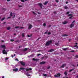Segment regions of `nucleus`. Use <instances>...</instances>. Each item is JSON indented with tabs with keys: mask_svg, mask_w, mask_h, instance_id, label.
I'll return each mask as SVG.
<instances>
[{
	"mask_svg": "<svg viewBox=\"0 0 78 78\" xmlns=\"http://www.w3.org/2000/svg\"><path fill=\"white\" fill-rule=\"evenodd\" d=\"M2 48H4L3 50L2 51V52L3 53V54H4L5 55H7V52L5 51V48H6V47L5 45H1V46Z\"/></svg>",
	"mask_w": 78,
	"mask_h": 78,
	"instance_id": "f257e3e1",
	"label": "nucleus"
},
{
	"mask_svg": "<svg viewBox=\"0 0 78 78\" xmlns=\"http://www.w3.org/2000/svg\"><path fill=\"white\" fill-rule=\"evenodd\" d=\"M26 70V71H29V70H32V69H31V68H29V69H26L23 67H21L20 68L19 70Z\"/></svg>",
	"mask_w": 78,
	"mask_h": 78,
	"instance_id": "f03ea898",
	"label": "nucleus"
},
{
	"mask_svg": "<svg viewBox=\"0 0 78 78\" xmlns=\"http://www.w3.org/2000/svg\"><path fill=\"white\" fill-rule=\"evenodd\" d=\"M52 43V41H51L47 42L46 43V46H48V45H50V44H51Z\"/></svg>",
	"mask_w": 78,
	"mask_h": 78,
	"instance_id": "7ed1b4c3",
	"label": "nucleus"
},
{
	"mask_svg": "<svg viewBox=\"0 0 78 78\" xmlns=\"http://www.w3.org/2000/svg\"><path fill=\"white\" fill-rule=\"evenodd\" d=\"M10 16L11 17L12 16V18L14 19V17H15V16H16V15L15 13H12V12H11L10 14Z\"/></svg>",
	"mask_w": 78,
	"mask_h": 78,
	"instance_id": "20e7f679",
	"label": "nucleus"
},
{
	"mask_svg": "<svg viewBox=\"0 0 78 78\" xmlns=\"http://www.w3.org/2000/svg\"><path fill=\"white\" fill-rule=\"evenodd\" d=\"M75 22V20H74L73 22H72V23L70 25V27L71 28H73V27H74V24L73 23Z\"/></svg>",
	"mask_w": 78,
	"mask_h": 78,
	"instance_id": "39448f33",
	"label": "nucleus"
},
{
	"mask_svg": "<svg viewBox=\"0 0 78 78\" xmlns=\"http://www.w3.org/2000/svg\"><path fill=\"white\" fill-rule=\"evenodd\" d=\"M38 5L40 6V8H41V9H42V6H43V5H42V4L41 3H39L38 4Z\"/></svg>",
	"mask_w": 78,
	"mask_h": 78,
	"instance_id": "423d86ee",
	"label": "nucleus"
},
{
	"mask_svg": "<svg viewBox=\"0 0 78 78\" xmlns=\"http://www.w3.org/2000/svg\"><path fill=\"white\" fill-rule=\"evenodd\" d=\"M24 73L25 74V75H27V76H30V74H28L29 73L27 72H24Z\"/></svg>",
	"mask_w": 78,
	"mask_h": 78,
	"instance_id": "0eeeda50",
	"label": "nucleus"
},
{
	"mask_svg": "<svg viewBox=\"0 0 78 78\" xmlns=\"http://www.w3.org/2000/svg\"><path fill=\"white\" fill-rule=\"evenodd\" d=\"M61 75V74L60 73H58L57 75H55V77H59Z\"/></svg>",
	"mask_w": 78,
	"mask_h": 78,
	"instance_id": "6e6552de",
	"label": "nucleus"
},
{
	"mask_svg": "<svg viewBox=\"0 0 78 78\" xmlns=\"http://www.w3.org/2000/svg\"><path fill=\"white\" fill-rule=\"evenodd\" d=\"M68 16H71L70 17H69V19H72V18H73V16H72V14H70L68 15Z\"/></svg>",
	"mask_w": 78,
	"mask_h": 78,
	"instance_id": "1a4fd4ad",
	"label": "nucleus"
},
{
	"mask_svg": "<svg viewBox=\"0 0 78 78\" xmlns=\"http://www.w3.org/2000/svg\"><path fill=\"white\" fill-rule=\"evenodd\" d=\"M28 25H29L28 29H29V30H30V29H31V28H32V25H31L30 24H28Z\"/></svg>",
	"mask_w": 78,
	"mask_h": 78,
	"instance_id": "9d476101",
	"label": "nucleus"
},
{
	"mask_svg": "<svg viewBox=\"0 0 78 78\" xmlns=\"http://www.w3.org/2000/svg\"><path fill=\"white\" fill-rule=\"evenodd\" d=\"M13 71H14L15 72H17L19 70V69L17 68L14 69H13Z\"/></svg>",
	"mask_w": 78,
	"mask_h": 78,
	"instance_id": "9b49d317",
	"label": "nucleus"
},
{
	"mask_svg": "<svg viewBox=\"0 0 78 78\" xmlns=\"http://www.w3.org/2000/svg\"><path fill=\"white\" fill-rule=\"evenodd\" d=\"M20 63H21V64L22 65V66H25V63L23 62H20Z\"/></svg>",
	"mask_w": 78,
	"mask_h": 78,
	"instance_id": "f8f14e48",
	"label": "nucleus"
},
{
	"mask_svg": "<svg viewBox=\"0 0 78 78\" xmlns=\"http://www.w3.org/2000/svg\"><path fill=\"white\" fill-rule=\"evenodd\" d=\"M33 60V61H38L39 59L37 58L35 59V58H34Z\"/></svg>",
	"mask_w": 78,
	"mask_h": 78,
	"instance_id": "ddd939ff",
	"label": "nucleus"
},
{
	"mask_svg": "<svg viewBox=\"0 0 78 78\" xmlns=\"http://www.w3.org/2000/svg\"><path fill=\"white\" fill-rule=\"evenodd\" d=\"M66 66V64H63V65L61 66V68H63V67H64Z\"/></svg>",
	"mask_w": 78,
	"mask_h": 78,
	"instance_id": "4468645a",
	"label": "nucleus"
},
{
	"mask_svg": "<svg viewBox=\"0 0 78 78\" xmlns=\"http://www.w3.org/2000/svg\"><path fill=\"white\" fill-rule=\"evenodd\" d=\"M8 59H9V57H6V58H5V61H8Z\"/></svg>",
	"mask_w": 78,
	"mask_h": 78,
	"instance_id": "2eb2a0df",
	"label": "nucleus"
},
{
	"mask_svg": "<svg viewBox=\"0 0 78 78\" xmlns=\"http://www.w3.org/2000/svg\"><path fill=\"white\" fill-rule=\"evenodd\" d=\"M48 3V2L45 1V2L44 3H43V4L44 5H47V3Z\"/></svg>",
	"mask_w": 78,
	"mask_h": 78,
	"instance_id": "dca6fc26",
	"label": "nucleus"
},
{
	"mask_svg": "<svg viewBox=\"0 0 78 78\" xmlns=\"http://www.w3.org/2000/svg\"><path fill=\"white\" fill-rule=\"evenodd\" d=\"M15 28H20V29H22V28H23V27H21L19 28V27H15Z\"/></svg>",
	"mask_w": 78,
	"mask_h": 78,
	"instance_id": "f3484780",
	"label": "nucleus"
},
{
	"mask_svg": "<svg viewBox=\"0 0 78 78\" xmlns=\"http://www.w3.org/2000/svg\"><path fill=\"white\" fill-rule=\"evenodd\" d=\"M67 23V21H64L62 23L63 24V25H65V24H66Z\"/></svg>",
	"mask_w": 78,
	"mask_h": 78,
	"instance_id": "a211bd4d",
	"label": "nucleus"
},
{
	"mask_svg": "<svg viewBox=\"0 0 78 78\" xmlns=\"http://www.w3.org/2000/svg\"><path fill=\"white\" fill-rule=\"evenodd\" d=\"M45 62H41L40 63V64H45Z\"/></svg>",
	"mask_w": 78,
	"mask_h": 78,
	"instance_id": "6ab92c4d",
	"label": "nucleus"
},
{
	"mask_svg": "<svg viewBox=\"0 0 78 78\" xmlns=\"http://www.w3.org/2000/svg\"><path fill=\"white\" fill-rule=\"evenodd\" d=\"M33 56H34V54H32L31 55H30V56H28V57L30 58V57H33Z\"/></svg>",
	"mask_w": 78,
	"mask_h": 78,
	"instance_id": "aec40b11",
	"label": "nucleus"
},
{
	"mask_svg": "<svg viewBox=\"0 0 78 78\" xmlns=\"http://www.w3.org/2000/svg\"><path fill=\"white\" fill-rule=\"evenodd\" d=\"M43 76H47V74H43Z\"/></svg>",
	"mask_w": 78,
	"mask_h": 78,
	"instance_id": "412c9836",
	"label": "nucleus"
},
{
	"mask_svg": "<svg viewBox=\"0 0 78 78\" xmlns=\"http://www.w3.org/2000/svg\"><path fill=\"white\" fill-rule=\"evenodd\" d=\"M53 51H54V50L53 49H51L49 51V52H52Z\"/></svg>",
	"mask_w": 78,
	"mask_h": 78,
	"instance_id": "4be33fe9",
	"label": "nucleus"
},
{
	"mask_svg": "<svg viewBox=\"0 0 78 78\" xmlns=\"http://www.w3.org/2000/svg\"><path fill=\"white\" fill-rule=\"evenodd\" d=\"M75 47H76V48H78V46H77V45H75L74 46V48H75Z\"/></svg>",
	"mask_w": 78,
	"mask_h": 78,
	"instance_id": "5701e85b",
	"label": "nucleus"
},
{
	"mask_svg": "<svg viewBox=\"0 0 78 78\" xmlns=\"http://www.w3.org/2000/svg\"><path fill=\"white\" fill-rule=\"evenodd\" d=\"M68 36V35L67 34H64V35H62V36L63 37H65L66 36Z\"/></svg>",
	"mask_w": 78,
	"mask_h": 78,
	"instance_id": "b1692460",
	"label": "nucleus"
},
{
	"mask_svg": "<svg viewBox=\"0 0 78 78\" xmlns=\"http://www.w3.org/2000/svg\"><path fill=\"white\" fill-rule=\"evenodd\" d=\"M64 8H65V9H68V7H67V6H65L64 7Z\"/></svg>",
	"mask_w": 78,
	"mask_h": 78,
	"instance_id": "393cba45",
	"label": "nucleus"
},
{
	"mask_svg": "<svg viewBox=\"0 0 78 78\" xmlns=\"http://www.w3.org/2000/svg\"><path fill=\"white\" fill-rule=\"evenodd\" d=\"M25 34L24 33H23L22 34V36L23 37H25V35H24Z\"/></svg>",
	"mask_w": 78,
	"mask_h": 78,
	"instance_id": "a878e982",
	"label": "nucleus"
},
{
	"mask_svg": "<svg viewBox=\"0 0 78 78\" xmlns=\"http://www.w3.org/2000/svg\"><path fill=\"white\" fill-rule=\"evenodd\" d=\"M10 28H11L10 27H7V29L8 30H10Z\"/></svg>",
	"mask_w": 78,
	"mask_h": 78,
	"instance_id": "bb28decb",
	"label": "nucleus"
},
{
	"mask_svg": "<svg viewBox=\"0 0 78 78\" xmlns=\"http://www.w3.org/2000/svg\"><path fill=\"white\" fill-rule=\"evenodd\" d=\"M23 51H27V48H26L23 50Z\"/></svg>",
	"mask_w": 78,
	"mask_h": 78,
	"instance_id": "cd10ccee",
	"label": "nucleus"
},
{
	"mask_svg": "<svg viewBox=\"0 0 78 78\" xmlns=\"http://www.w3.org/2000/svg\"><path fill=\"white\" fill-rule=\"evenodd\" d=\"M64 74L65 75H67V72H65L64 73Z\"/></svg>",
	"mask_w": 78,
	"mask_h": 78,
	"instance_id": "c85d7f7f",
	"label": "nucleus"
},
{
	"mask_svg": "<svg viewBox=\"0 0 78 78\" xmlns=\"http://www.w3.org/2000/svg\"><path fill=\"white\" fill-rule=\"evenodd\" d=\"M64 50H65V51L67 50V48H65V49H64Z\"/></svg>",
	"mask_w": 78,
	"mask_h": 78,
	"instance_id": "c756f323",
	"label": "nucleus"
},
{
	"mask_svg": "<svg viewBox=\"0 0 78 78\" xmlns=\"http://www.w3.org/2000/svg\"><path fill=\"white\" fill-rule=\"evenodd\" d=\"M72 70H73V69H72L69 70V72H72Z\"/></svg>",
	"mask_w": 78,
	"mask_h": 78,
	"instance_id": "7c9ffc66",
	"label": "nucleus"
},
{
	"mask_svg": "<svg viewBox=\"0 0 78 78\" xmlns=\"http://www.w3.org/2000/svg\"><path fill=\"white\" fill-rule=\"evenodd\" d=\"M70 52H75V51H74V50H72L70 51Z\"/></svg>",
	"mask_w": 78,
	"mask_h": 78,
	"instance_id": "2f4dec72",
	"label": "nucleus"
},
{
	"mask_svg": "<svg viewBox=\"0 0 78 78\" xmlns=\"http://www.w3.org/2000/svg\"><path fill=\"white\" fill-rule=\"evenodd\" d=\"M21 2H25V1L24 0H21Z\"/></svg>",
	"mask_w": 78,
	"mask_h": 78,
	"instance_id": "473e14b6",
	"label": "nucleus"
},
{
	"mask_svg": "<svg viewBox=\"0 0 78 78\" xmlns=\"http://www.w3.org/2000/svg\"><path fill=\"white\" fill-rule=\"evenodd\" d=\"M18 6L19 8H21V7H22V6L21 5H19Z\"/></svg>",
	"mask_w": 78,
	"mask_h": 78,
	"instance_id": "72a5a7b5",
	"label": "nucleus"
},
{
	"mask_svg": "<svg viewBox=\"0 0 78 78\" xmlns=\"http://www.w3.org/2000/svg\"><path fill=\"white\" fill-rule=\"evenodd\" d=\"M70 13V12H66V14H69Z\"/></svg>",
	"mask_w": 78,
	"mask_h": 78,
	"instance_id": "f704fd0d",
	"label": "nucleus"
},
{
	"mask_svg": "<svg viewBox=\"0 0 78 78\" xmlns=\"http://www.w3.org/2000/svg\"><path fill=\"white\" fill-rule=\"evenodd\" d=\"M55 2H57V3H58V2H59V1H58V0H55Z\"/></svg>",
	"mask_w": 78,
	"mask_h": 78,
	"instance_id": "c9c22d12",
	"label": "nucleus"
},
{
	"mask_svg": "<svg viewBox=\"0 0 78 78\" xmlns=\"http://www.w3.org/2000/svg\"><path fill=\"white\" fill-rule=\"evenodd\" d=\"M51 34V33L50 32H48V35H50V34Z\"/></svg>",
	"mask_w": 78,
	"mask_h": 78,
	"instance_id": "e433bc0d",
	"label": "nucleus"
},
{
	"mask_svg": "<svg viewBox=\"0 0 78 78\" xmlns=\"http://www.w3.org/2000/svg\"><path fill=\"white\" fill-rule=\"evenodd\" d=\"M4 19H5V18H3L1 20L2 21H3V20H4Z\"/></svg>",
	"mask_w": 78,
	"mask_h": 78,
	"instance_id": "4c0bfd02",
	"label": "nucleus"
},
{
	"mask_svg": "<svg viewBox=\"0 0 78 78\" xmlns=\"http://www.w3.org/2000/svg\"><path fill=\"white\" fill-rule=\"evenodd\" d=\"M46 25V24H45V23L44 24L43 26H44V27H45Z\"/></svg>",
	"mask_w": 78,
	"mask_h": 78,
	"instance_id": "58836bf2",
	"label": "nucleus"
},
{
	"mask_svg": "<svg viewBox=\"0 0 78 78\" xmlns=\"http://www.w3.org/2000/svg\"><path fill=\"white\" fill-rule=\"evenodd\" d=\"M50 66H49L48 67L47 69H50Z\"/></svg>",
	"mask_w": 78,
	"mask_h": 78,
	"instance_id": "ea45409f",
	"label": "nucleus"
},
{
	"mask_svg": "<svg viewBox=\"0 0 78 78\" xmlns=\"http://www.w3.org/2000/svg\"><path fill=\"white\" fill-rule=\"evenodd\" d=\"M2 9L3 10H6L5 9V8H2Z\"/></svg>",
	"mask_w": 78,
	"mask_h": 78,
	"instance_id": "a19ab883",
	"label": "nucleus"
},
{
	"mask_svg": "<svg viewBox=\"0 0 78 78\" xmlns=\"http://www.w3.org/2000/svg\"><path fill=\"white\" fill-rule=\"evenodd\" d=\"M14 41V40H11V41L12 42H13Z\"/></svg>",
	"mask_w": 78,
	"mask_h": 78,
	"instance_id": "79ce46f5",
	"label": "nucleus"
},
{
	"mask_svg": "<svg viewBox=\"0 0 78 78\" xmlns=\"http://www.w3.org/2000/svg\"><path fill=\"white\" fill-rule=\"evenodd\" d=\"M16 61H19V60H18V59L17 58H16Z\"/></svg>",
	"mask_w": 78,
	"mask_h": 78,
	"instance_id": "37998d69",
	"label": "nucleus"
},
{
	"mask_svg": "<svg viewBox=\"0 0 78 78\" xmlns=\"http://www.w3.org/2000/svg\"><path fill=\"white\" fill-rule=\"evenodd\" d=\"M55 45H58V43H55Z\"/></svg>",
	"mask_w": 78,
	"mask_h": 78,
	"instance_id": "c03bdc74",
	"label": "nucleus"
},
{
	"mask_svg": "<svg viewBox=\"0 0 78 78\" xmlns=\"http://www.w3.org/2000/svg\"><path fill=\"white\" fill-rule=\"evenodd\" d=\"M41 55V54H37V56H40Z\"/></svg>",
	"mask_w": 78,
	"mask_h": 78,
	"instance_id": "a18cd8bd",
	"label": "nucleus"
},
{
	"mask_svg": "<svg viewBox=\"0 0 78 78\" xmlns=\"http://www.w3.org/2000/svg\"><path fill=\"white\" fill-rule=\"evenodd\" d=\"M66 4H67V3H69V2L67 1L66 2Z\"/></svg>",
	"mask_w": 78,
	"mask_h": 78,
	"instance_id": "49530a36",
	"label": "nucleus"
},
{
	"mask_svg": "<svg viewBox=\"0 0 78 78\" xmlns=\"http://www.w3.org/2000/svg\"><path fill=\"white\" fill-rule=\"evenodd\" d=\"M33 13L34 14H36V13H35L34 12H33Z\"/></svg>",
	"mask_w": 78,
	"mask_h": 78,
	"instance_id": "de8ad7c7",
	"label": "nucleus"
},
{
	"mask_svg": "<svg viewBox=\"0 0 78 78\" xmlns=\"http://www.w3.org/2000/svg\"><path fill=\"white\" fill-rule=\"evenodd\" d=\"M54 14H56V12H54Z\"/></svg>",
	"mask_w": 78,
	"mask_h": 78,
	"instance_id": "09e8293b",
	"label": "nucleus"
},
{
	"mask_svg": "<svg viewBox=\"0 0 78 78\" xmlns=\"http://www.w3.org/2000/svg\"><path fill=\"white\" fill-rule=\"evenodd\" d=\"M28 37H30V35H28Z\"/></svg>",
	"mask_w": 78,
	"mask_h": 78,
	"instance_id": "8fccbe9b",
	"label": "nucleus"
},
{
	"mask_svg": "<svg viewBox=\"0 0 78 78\" xmlns=\"http://www.w3.org/2000/svg\"><path fill=\"white\" fill-rule=\"evenodd\" d=\"M47 31L44 34H47Z\"/></svg>",
	"mask_w": 78,
	"mask_h": 78,
	"instance_id": "3c124183",
	"label": "nucleus"
},
{
	"mask_svg": "<svg viewBox=\"0 0 78 78\" xmlns=\"http://www.w3.org/2000/svg\"><path fill=\"white\" fill-rule=\"evenodd\" d=\"M11 56H12V58H13V57H14V56L13 55H12Z\"/></svg>",
	"mask_w": 78,
	"mask_h": 78,
	"instance_id": "603ef678",
	"label": "nucleus"
},
{
	"mask_svg": "<svg viewBox=\"0 0 78 78\" xmlns=\"http://www.w3.org/2000/svg\"><path fill=\"white\" fill-rule=\"evenodd\" d=\"M11 18V17H8L7 18V19H10Z\"/></svg>",
	"mask_w": 78,
	"mask_h": 78,
	"instance_id": "864d4df0",
	"label": "nucleus"
},
{
	"mask_svg": "<svg viewBox=\"0 0 78 78\" xmlns=\"http://www.w3.org/2000/svg\"><path fill=\"white\" fill-rule=\"evenodd\" d=\"M11 0H7V2H9Z\"/></svg>",
	"mask_w": 78,
	"mask_h": 78,
	"instance_id": "5fc2aeb1",
	"label": "nucleus"
},
{
	"mask_svg": "<svg viewBox=\"0 0 78 78\" xmlns=\"http://www.w3.org/2000/svg\"><path fill=\"white\" fill-rule=\"evenodd\" d=\"M22 46H19V48H20V47H21Z\"/></svg>",
	"mask_w": 78,
	"mask_h": 78,
	"instance_id": "6e6d98bb",
	"label": "nucleus"
},
{
	"mask_svg": "<svg viewBox=\"0 0 78 78\" xmlns=\"http://www.w3.org/2000/svg\"><path fill=\"white\" fill-rule=\"evenodd\" d=\"M38 14H41V13L38 12Z\"/></svg>",
	"mask_w": 78,
	"mask_h": 78,
	"instance_id": "4d7b16f0",
	"label": "nucleus"
},
{
	"mask_svg": "<svg viewBox=\"0 0 78 78\" xmlns=\"http://www.w3.org/2000/svg\"><path fill=\"white\" fill-rule=\"evenodd\" d=\"M76 1L77 2H78V0H76Z\"/></svg>",
	"mask_w": 78,
	"mask_h": 78,
	"instance_id": "13d9d810",
	"label": "nucleus"
},
{
	"mask_svg": "<svg viewBox=\"0 0 78 78\" xmlns=\"http://www.w3.org/2000/svg\"><path fill=\"white\" fill-rule=\"evenodd\" d=\"M5 78V76H3V77H2V78Z\"/></svg>",
	"mask_w": 78,
	"mask_h": 78,
	"instance_id": "bf43d9fd",
	"label": "nucleus"
},
{
	"mask_svg": "<svg viewBox=\"0 0 78 78\" xmlns=\"http://www.w3.org/2000/svg\"><path fill=\"white\" fill-rule=\"evenodd\" d=\"M76 45H77V44H78V43H76Z\"/></svg>",
	"mask_w": 78,
	"mask_h": 78,
	"instance_id": "052dcab7",
	"label": "nucleus"
},
{
	"mask_svg": "<svg viewBox=\"0 0 78 78\" xmlns=\"http://www.w3.org/2000/svg\"><path fill=\"white\" fill-rule=\"evenodd\" d=\"M25 1H27L28 0H24Z\"/></svg>",
	"mask_w": 78,
	"mask_h": 78,
	"instance_id": "680f3d73",
	"label": "nucleus"
},
{
	"mask_svg": "<svg viewBox=\"0 0 78 78\" xmlns=\"http://www.w3.org/2000/svg\"><path fill=\"white\" fill-rule=\"evenodd\" d=\"M14 35L15 36H16V34H14Z\"/></svg>",
	"mask_w": 78,
	"mask_h": 78,
	"instance_id": "e2e57ef3",
	"label": "nucleus"
},
{
	"mask_svg": "<svg viewBox=\"0 0 78 78\" xmlns=\"http://www.w3.org/2000/svg\"><path fill=\"white\" fill-rule=\"evenodd\" d=\"M14 56H16V54H14Z\"/></svg>",
	"mask_w": 78,
	"mask_h": 78,
	"instance_id": "0e129e2a",
	"label": "nucleus"
},
{
	"mask_svg": "<svg viewBox=\"0 0 78 78\" xmlns=\"http://www.w3.org/2000/svg\"><path fill=\"white\" fill-rule=\"evenodd\" d=\"M39 38H38V39H37V40H39Z\"/></svg>",
	"mask_w": 78,
	"mask_h": 78,
	"instance_id": "69168bd1",
	"label": "nucleus"
},
{
	"mask_svg": "<svg viewBox=\"0 0 78 78\" xmlns=\"http://www.w3.org/2000/svg\"><path fill=\"white\" fill-rule=\"evenodd\" d=\"M66 69H68V67H66Z\"/></svg>",
	"mask_w": 78,
	"mask_h": 78,
	"instance_id": "338daca9",
	"label": "nucleus"
},
{
	"mask_svg": "<svg viewBox=\"0 0 78 78\" xmlns=\"http://www.w3.org/2000/svg\"><path fill=\"white\" fill-rule=\"evenodd\" d=\"M46 58H48V57L47 56H46Z\"/></svg>",
	"mask_w": 78,
	"mask_h": 78,
	"instance_id": "774afa93",
	"label": "nucleus"
}]
</instances>
